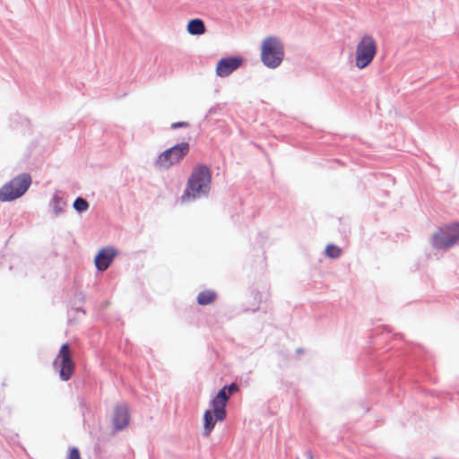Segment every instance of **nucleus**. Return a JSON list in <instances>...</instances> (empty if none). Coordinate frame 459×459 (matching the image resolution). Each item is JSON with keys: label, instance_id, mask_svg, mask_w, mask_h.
<instances>
[{"label": "nucleus", "instance_id": "nucleus-1", "mask_svg": "<svg viewBox=\"0 0 459 459\" xmlns=\"http://www.w3.org/2000/svg\"><path fill=\"white\" fill-rule=\"evenodd\" d=\"M238 391L237 384L223 386L212 400V411L206 410L204 413V431L209 436L215 427L216 421H222L226 418V404L231 394Z\"/></svg>", "mask_w": 459, "mask_h": 459}, {"label": "nucleus", "instance_id": "nucleus-2", "mask_svg": "<svg viewBox=\"0 0 459 459\" xmlns=\"http://www.w3.org/2000/svg\"><path fill=\"white\" fill-rule=\"evenodd\" d=\"M211 180L212 174L209 168L204 164L196 165L187 179L186 189L181 196L182 201L207 195L210 191Z\"/></svg>", "mask_w": 459, "mask_h": 459}, {"label": "nucleus", "instance_id": "nucleus-3", "mask_svg": "<svg viewBox=\"0 0 459 459\" xmlns=\"http://www.w3.org/2000/svg\"><path fill=\"white\" fill-rule=\"evenodd\" d=\"M284 56L283 44L275 37L265 38L261 46V60L269 68L279 66Z\"/></svg>", "mask_w": 459, "mask_h": 459}, {"label": "nucleus", "instance_id": "nucleus-4", "mask_svg": "<svg viewBox=\"0 0 459 459\" xmlns=\"http://www.w3.org/2000/svg\"><path fill=\"white\" fill-rule=\"evenodd\" d=\"M31 184V177L28 173L13 178L0 188V201L15 200L25 194Z\"/></svg>", "mask_w": 459, "mask_h": 459}, {"label": "nucleus", "instance_id": "nucleus-5", "mask_svg": "<svg viewBox=\"0 0 459 459\" xmlns=\"http://www.w3.org/2000/svg\"><path fill=\"white\" fill-rule=\"evenodd\" d=\"M377 47L375 39L364 35L356 47L355 63L359 69L367 67L374 59Z\"/></svg>", "mask_w": 459, "mask_h": 459}, {"label": "nucleus", "instance_id": "nucleus-6", "mask_svg": "<svg viewBox=\"0 0 459 459\" xmlns=\"http://www.w3.org/2000/svg\"><path fill=\"white\" fill-rule=\"evenodd\" d=\"M189 150L190 145L188 143H178L162 152L156 160V165L160 169H169L179 163L187 155Z\"/></svg>", "mask_w": 459, "mask_h": 459}, {"label": "nucleus", "instance_id": "nucleus-7", "mask_svg": "<svg viewBox=\"0 0 459 459\" xmlns=\"http://www.w3.org/2000/svg\"><path fill=\"white\" fill-rule=\"evenodd\" d=\"M459 241V222L446 225L433 234L431 243L435 248L446 249Z\"/></svg>", "mask_w": 459, "mask_h": 459}, {"label": "nucleus", "instance_id": "nucleus-8", "mask_svg": "<svg viewBox=\"0 0 459 459\" xmlns=\"http://www.w3.org/2000/svg\"><path fill=\"white\" fill-rule=\"evenodd\" d=\"M58 361H60L59 376L61 379L64 381L69 380L74 371V362L73 361L72 352L67 343L61 345L54 363L57 364Z\"/></svg>", "mask_w": 459, "mask_h": 459}, {"label": "nucleus", "instance_id": "nucleus-9", "mask_svg": "<svg viewBox=\"0 0 459 459\" xmlns=\"http://www.w3.org/2000/svg\"><path fill=\"white\" fill-rule=\"evenodd\" d=\"M243 63L241 57H225L219 60L216 65V74L220 77H227L237 70Z\"/></svg>", "mask_w": 459, "mask_h": 459}, {"label": "nucleus", "instance_id": "nucleus-10", "mask_svg": "<svg viewBox=\"0 0 459 459\" xmlns=\"http://www.w3.org/2000/svg\"><path fill=\"white\" fill-rule=\"evenodd\" d=\"M117 250L111 247L101 248L95 256L94 264L99 271L107 270L117 255Z\"/></svg>", "mask_w": 459, "mask_h": 459}, {"label": "nucleus", "instance_id": "nucleus-11", "mask_svg": "<svg viewBox=\"0 0 459 459\" xmlns=\"http://www.w3.org/2000/svg\"><path fill=\"white\" fill-rule=\"evenodd\" d=\"M129 410L126 405H117L115 410L114 426L116 429H125L129 422Z\"/></svg>", "mask_w": 459, "mask_h": 459}, {"label": "nucleus", "instance_id": "nucleus-12", "mask_svg": "<svg viewBox=\"0 0 459 459\" xmlns=\"http://www.w3.org/2000/svg\"><path fill=\"white\" fill-rule=\"evenodd\" d=\"M187 31L191 35H202L205 32V26L201 19H193L188 22Z\"/></svg>", "mask_w": 459, "mask_h": 459}, {"label": "nucleus", "instance_id": "nucleus-13", "mask_svg": "<svg viewBox=\"0 0 459 459\" xmlns=\"http://www.w3.org/2000/svg\"><path fill=\"white\" fill-rule=\"evenodd\" d=\"M217 298L216 293L212 290H204L197 296V302L199 305L206 306L215 301Z\"/></svg>", "mask_w": 459, "mask_h": 459}, {"label": "nucleus", "instance_id": "nucleus-14", "mask_svg": "<svg viewBox=\"0 0 459 459\" xmlns=\"http://www.w3.org/2000/svg\"><path fill=\"white\" fill-rule=\"evenodd\" d=\"M325 254L330 258H337L342 254V249L335 245H328L325 248Z\"/></svg>", "mask_w": 459, "mask_h": 459}, {"label": "nucleus", "instance_id": "nucleus-15", "mask_svg": "<svg viewBox=\"0 0 459 459\" xmlns=\"http://www.w3.org/2000/svg\"><path fill=\"white\" fill-rule=\"evenodd\" d=\"M89 207L88 202L81 197L75 199L74 203V208L78 212H85Z\"/></svg>", "mask_w": 459, "mask_h": 459}, {"label": "nucleus", "instance_id": "nucleus-16", "mask_svg": "<svg viewBox=\"0 0 459 459\" xmlns=\"http://www.w3.org/2000/svg\"><path fill=\"white\" fill-rule=\"evenodd\" d=\"M67 459H82L79 449L76 447H71L67 455Z\"/></svg>", "mask_w": 459, "mask_h": 459}, {"label": "nucleus", "instance_id": "nucleus-17", "mask_svg": "<svg viewBox=\"0 0 459 459\" xmlns=\"http://www.w3.org/2000/svg\"><path fill=\"white\" fill-rule=\"evenodd\" d=\"M188 126H189V124L187 122H177V123H173L171 125V128H173V129H177L179 127H188Z\"/></svg>", "mask_w": 459, "mask_h": 459}, {"label": "nucleus", "instance_id": "nucleus-18", "mask_svg": "<svg viewBox=\"0 0 459 459\" xmlns=\"http://www.w3.org/2000/svg\"><path fill=\"white\" fill-rule=\"evenodd\" d=\"M308 459H314L313 455L309 452L307 454Z\"/></svg>", "mask_w": 459, "mask_h": 459}]
</instances>
